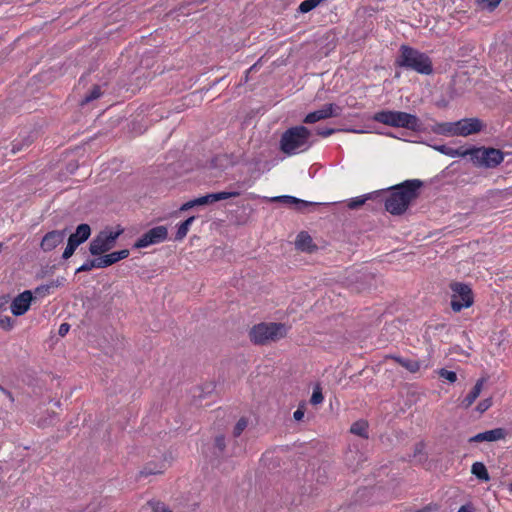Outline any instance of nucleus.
I'll return each mask as SVG.
<instances>
[{"label":"nucleus","mask_w":512,"mask_h":512,"mask_svg":"<svg viewBox=\"0 0 512 512\" xmlns=\"http://www.w3.org/2000/svg\"><path fill=\"white\" fill-rule=\"evenodd\" d=\"M423 182L419 179L405 180L390 189L385 199V209L392 215H402L419 196Z\"/></svg>","instance_id":"f257e3e1"},{"label":"nucleus","mask_w":512,"mask_h":512,"mask_svg":"<svg viewBox=\"0 0 512 512\" xmlns=\"http://www.w3.org/2000/svg\"><path fill=\"white\" fill-rule=\"evenodd\" d=\"M395 64L398 67L410 69L423 75H430L433 72L431 58L408 45H401Z\"/></svg>","instance_id":"f03ea898"},{"label":"nucleus","mask_w":512,"mask_h":512,"mask_svg":"<svg viewBox=\"0 0 512 512\" xmlns=\"http://www.w3.org/2000/svg\"><path fill=\"white\" fill-rule=\"evenodd\" d=\"M288 327L283 323L261 322L251 327L249 339L255 345H268L286 337Z\"/></svg>","instance_id":"7ed1b4c3"},{"label":"nucleus","mask_w":512,"mask_h":512,"mask_svg":"<svg viewBox=\"0 0 512 512\" xmlns=\"http://www.w3.org/2000/svg\"><path fill=\"white\" fill-rule=\"evenodd\" d=\"M311 132L305 126H294L287 129L281 136L280 148L287 155H294L308 150Z\"/></svg>","instance_id":"20e7f679"},{"label":"nucleus","mask_w":512,"mask_h":512,"mask_svg":"<svg viewBox=\"0 0 512 512\" xmlns=\"http://www.w3.org/2000/svg\"><path fill=\"white\" fill-rule=\"evenodd\" d=\"M372 119L390 127L404 128L415 132L420 131L422 125L416 115L404 111L381 110L376 112Z\"/></svg>","instance_id":"39448f33"},{"label":"nucleus","mask_w":512,"mask_h":512,"mask_svg":"<svg viewBox=\"0 0 512 512\" xmlns=\"http://www.w3.org/2000/svg\"><path fill=\"white\" fill-rule=\"evenodd\" d=\"M454 155L460 157H465L469 155L471 156V159L475 164L479 166H484L486 168H495L504 160L503 152L496 148L471 147L465 149L463 147H460L455 151Z\"/></svg>","instance_id":"423d86ee"},{"label":"nucleus","mask_w":512,"mask_h":512,"mask_svg":"<svg viewBox=\"0 0 512 512\" xmlns=\"http://www.w3.org/2000/svg\"><path fill=\"white\" fill-rule=\"evenodd\" d=\"M451 295V308L454 312H460L464 308H469L474 303V295L469 285L461 282H452L449 285Z\"/></svg>","instance_id":"0eeeda50"},{"label":"nucleus","mask_w":512,"mask_h":512,"mask_svg":"<svg viewBox=\"0 0 512 512\" xmlns=\"http://www.w3.org/2000/svg\"><path fill=\"white\" fill-rule=\"evenodd\" d=\"M123 232L122 229L117 231L103 230L101 231L89 245V251L92 255L98 256L113 248L117 238Z\"/></svg>","instance_id":"6e6552de"},{"label":"nucleus","mask_w":512,"mask_h":512,"mask_svg":"<svg viewBox=\"0 0 512 512\" xmlns=\"http://www.w3.org/2000/svg\"><path fill=\"white\" fill-rule=\"evenodd\" d=\"M167 236L168 230L165 226H156L139 237L135 242L134 247L145 248L150 245L158 244L165 241Z\"/></svg>","instance_id":"1a4fd4ad"},{"label":"nucleus","mask_w":512,"mask_h":512,"mask_svg":"<svg viewBox=\"0 0 512 512\" xmlns=\"http://www.w3.org/2000/svg\"><path fill=\"white\" fill-rule=\"evenodd\" d=\"M341 108L335 104H326L321 109L308 113L303 122L306 124H313L320 120L328 119L330 117L339 116Z\"/></svg>","instance_id":"9d476101"},{"label":"nucleus","mask_w":512,"mask_h":512,"mask_svg":"<svg viewBox=\"0 0 512 512\" xmlns=\"http://www.w3.org/2000/svg\"><path fill=\"white\" fill-rule=\"evenodd\" d=\"M33 295L30 290H25L16 296L11 305L10 310L14 316L24 315L30 308Z\"/></svg>","instance_id":"9b49d317"},{"label":"nucleus","mask_w":512,"mask_h":512,"mask_svg":"<svg viewBox=\"0 0 512 512\" xmlns=\"http://www.w3.org/2000/svg\"><path fill=\"white\" fill-rule=\"evenodd\" d=\"M457 136H469L482 130L483 124L477 118H464L456 122Z\"/></svg>","instance_id":"f8f14e48"},{"label":"nucleus","mask_w":512,"mask_h":512,"mask_svg":"<svg viewBox=\"0 0 512 512\" xmlns=\"http://www.w3.org/2000/svg\"><path fill=\"white\" fill-rule=\"evenodd\" d=\"M65 236V230L50 231L43 237L40 247L44 252H50L64 241Z\"/></svg>","instance_id":"ddd939ff"},{"label":"nucleus","mask_w":512,"mask_h":512,"mask_svg":"<svg viewBox=\"0 0 512 512\" xmlns=\"http://www.w3.org/2000/svg\"><path fill=\"white\" fill-rule=\"evenodd\" d=\"M129 256V250L123 249L120 251L112 252L110 254L98 257V263L100 268H106L123 260Z\"/></svg>","instance_id":"4468645a"},{"label":"nucleus","mask_w":512,"mask_h":512,"mask_svg":"<svg viewBox=\"0 0 512 512\" xmlns=\"http://www.w3.org/2000/svg\"><path fill=\"white\" fill-rule=\"evenodd\" d=\"M270 201L271 202H280V203H284L287 205H293L295 207V209L300 210V211L304 210L308 206L314 205V203H312V202L301 200L294 196H289V195L272 197L270 199Z\"/></svg>","instance_id":"2eb2a0df"},{"label":"nucleus","mask_w":512,"mask_h":512,"mask_svg":"<svg viewBox=\"0 0 512 512\" xmlns=\"http://www.w3.org/2000/svg\"><path fill=\"white\" fill-rule=\"evenodd\" d=\"M240 194L241 193L239 191H221V192H217V193H211V194L204 195V196H202V199H203L204 205H209V204H213L217 201L238 197V196H240Z\"/></svg>","instance_id":"dca6fc26"},{"label":"nucleus","mask_w":512,"mask_h":512,"mask_svg":"<svg viewBox=\"0 0 512 512\" xmlns=\"http://www.w3.org/2000/svg\"><path fill=\"white\" fill-rule=\"evenodd\" d=\"M390 359L394 360L400 366L405 368L407 371L411 373H416L421 369V362L415 359L404 358L397 355L389 356Z\"/></svg>","instance_id":"f3484780"},{"label":"nucleus","mask_w":512,"mask_h":512,"mask_svg":"<svg viewBox=\"0 0 512 512\" xmlns=\"http://www.w3.org/2000/svg\"><path fill=\"white\" fill-rule=\"evenodd\" d=\"M295 245L301 251L311 252L316 248L312 237L307 232H300L297 235Z\"/></svg>","instance_id":"a211bd4d"},{"label":"nucleus","mask_w":512,"mask_h":512,"mask_svg":"<svg viewBox=\"0 0 512 512\" xmlns=\"http://www.w3.org/2000/svg\"><path fill=\"white\" fill-rule=\"evenodd\" d=\"M483 384H484V379L477 380V382L474 385V387L472 388V390L468 393V395L461 402V406L464 409L469 408L475 402V400L479 397V395L482 391V388H483Z\"/></svg>","instance_id":"6ab92c4d"},{"label":"nucleus","mask_w":512,"mask_h":512,"mask_svg":"<svg viewBox=\"0 0 512 512\" xmlns=\"http://www.w3.org/2000/svg\"><path fill=\"white\" fill-rule=\"evenodd\" d=\"M91 234V228L88 224H80L75 233L69 236V240L79 241V245L85 242Z\"/></svg>","instance_id":"aec40b11"},{"label":"nucleus","mask_w":512,"mask_h":512,"mask_svg":"<svg viewBox=\"0 0 512 512\" xmlns=\"http://www.w3.org/2000/svg\"><path fill=\"white\" fill-rule=\"evenodd\" d=\"M471 473L481 481H489L490 475L486 466L482 462H475L472 464Z\"/></svg>","instance_id":"412c9836"},{"label":"nucleus","mask_w":512,"mask_h":512,"mask_svg":"<svg viewBox=\"0 0 512 512\" xmlns=\"http://www.w3.org/2000/svg\"><path fill=\"white\" fill-rule=\"evenodd\" d=\"M350 432L363 438H368V423L365 420H359L351 425Z\"/></svg>","instance_id":"4be33fe9"},{"label":"nucleus","mask_w":512,"mask_h":512,"mask_svg":"<svg viewBox=\"0 0 512 512\" xmlns=\"http://www.w3.org/2000/svg\"><path fill=\"white\" fill-rule=\"evenodd\" d=\"M456 122H446L438 125L437 133L447 136H457Z\"/></svg>","instance_id":"5701e85b"},{"label":"nucleus","mask_w":512,"mask_h":512,"mask_svg":"<svg viewBox=\"0 0 512 512\" xmlns=\"http://www.w3.org/2000/svg\"><path fill=\"white\" fill-rule=\"evenodd\" d=\"M486 441L493 442L505 439L507 432L504 428H495L492 430L485 431Z\"/></svg>","instance_id":"b1692460"},{"label":"nucleus","mask_w":512,"mask_h":512,"mask_svg":"<svg viewBox=\"0 0 512 512\" xmlns=\"http://www.w3.org/2000/svg\"><path fill=\"white\" fill-rule=\"evenodd\" d=\"M102 95V90L99 85H94L92 89L87 93L84 98L81 100L80 105L84 106L96 99H98Z\"/></svg>","instance_id":"393cba45"},{"label":"nucleus","mask_w":512,"mask_h":512,"mask_svg":"<svg viewBox=\"0 0 512 512\" xmlns=\"http://www.w3.org/2000/svg\"><path fill=\"white\" fill-rule=\"evenodd\" d=\"M164 470H165V462L164 461L160 462L159 464L154 465V467H152V464L149 463L143 468V470L141 471V474L145 475V476L156 475V474L163 473Z\"/></svg>","instance_id":"a878e982"},{"label":"nucleus","mask_w":512,"mask_h":512,"mask_svg":"<svg viewBox=\"0 0 512 512\" xmlns=\"http://www.w3.org/2000/svg\"><path fill=\"white\" fill-rule=\"evenodd\" d=\"M60 283L58 281H52L49 284L41 285L35 288V294L40 297H45L51 293V290L54 287L59 286Z\"/></svg>","instance_id":"bb28decb"},{"label":"nucleus","mask_w":512,"mask_h":512,"mask_svg":"<svg viewBox=\"0 0 512 512\" xmlns=\"http://www.w3.org/2000/svg\"><path fill=\"white\" fill-rule=\"evenodd\" d=\"M78 246H79V241L68 239V243H67V246L62 254V258L65 260L69 259L74 254V252Z\"/></svg>","instance_id":"cd10ccee"},{"label":"nucleus","mask_w":512,"mask_h":512,"mask_svg":"<svg viewBox=\"0 0 512 512\" xmlns=\"http://www.w3.org/2000/svg\"><path fill=\"white\" fill-rule=\"evenodd\" d=\"M320 3L317 0H304L299 5V11L301 13H308L311 10H313L315 7H317Z\"/></svg>","instance_id":"c85d7f7f"},{"label":"nucleus","mask_w":512,"mask_h":512,"mask_svg":"<svg viewBox=\"0 0 512 512\" xmlns=\"http://www.w3.org/2000/svg\"><path fill=\"white\" fill-rule=\"evenodd\" d=\"M247 426L248 420L245 417L240 418L236 425L234 426L233 436L239 437L242 434V432L247 428Z\"/></svg>","instance_id":"c756f323"},{"label":"nucleus","mask_w":512,"mask_h":512,"mask_svg":"<svg viewBox=\"0 0 512 512\" xmlns=\"http://www.w3.org/2000/svg\"><path fill=\"white\" fill-rule=\"evenodd\" d=\"M369 198L370 196L368 195L352 198L349 200L347 206L349 209H357L360 206L364 205Z\"/></svg>","instance_id":"7c9ffc66"},{"label":"nucleus","mask_w":512,"mask_h":512,"mask_svg":"<svg viewBox=\"0 0 512 512\" xmlns=\"http://www.w3.org/2000/svg\"><path fill=\"white\" fill-rule=\"evenodd\" d=\"M203 199L202 196L195 198L193 200L187 201L184 204L181 205L180 211H188L196 206H203Z\"/></svg>","instance_id":"2f4dec72"},{"label":"nucleus","mask_w":512,"mask_h":512,"mask_svg":"<svg viewBox=\"0 0 512 512\" xmlns=\"http://www.w3.org/2000/svg\"><path fill=\"white\" fill-rule=\"evenodd\" d=\"M93 268H100L97 258L87 260L77 269V272H87L92 270Z\"/></svg>","instance_id":"473e14b6"},{"label":"nucleus","mask_w":512,"mask_h":512,"mask_svg":"<svg viewBox=\"0 0 512 512\" xmlns=\"http://www.w3.org/2000/svg\"><path fill=\"white\" fill-rule=\"evenodd\" d=\"M323 400H324V396L322 394V390L319 386H316L313 390L310 402L313 405H318V404L322 403Z\"/></svg>","instance_id":"72a5a7b5"},{"label":"nucleus","mask_w":512,"mask_h":512,"mask_svg":"<svg viewBox=\"0 0 512 512\" xmlns=\"http://www.w3.org/2000/svg\"><path fill=\"white\" fill-rule=\"evenodd\" d=\"M439 376L451 383H454L457 380V374L454 371H450L447 369H440L438 372Z\"/></svg>","instance_id":"f704fd0d"},{"label":"nucleus","mask_w":512,"mask_h":512,"mask_svg":"<svg viewBox=\"0 0 512 512\" xmlns=\"http://www.w3.org/2000/svg\"><path fill=\"white\" fill-rule=\"evenodd\" d=\"M14 326V321L11 317L9 316H3V317H0V327L6 331H9L13 328Z\"/></svg>","instance_id":"c9c22d12"},{"label":"nucleus","mask_w":512,"mask_h":512,"mask_svg":"<svg viewBox=\"0 0 512 512\" xmlns=\"http://www.w3.org/2000/svg\"><path fill=\"white\" fill-rule=\"evenodd\" d=\"M492 406V399L491 398H486V399H483L481 400L477 406H476V410L479 412V413H484L485 411H487L490 407Z\"/></svg>","instance_id":"e433bc0d"},{"label":"nucleus","mask_w":512,"mask_h":512,"mask_svg":"<svg viewBox=\"0 0 512 512\" xmlns=\"http://www.w3.org/2000/svg\"><path fill=\"white\" fill-rule=\"evenodd\" d=\"M188 232H189V230L186 228V226H184V225H182V223H180L177 226L175 240H177V241L183 240L186 237V235L188 234Z\"/></svg>","instance_id":"4c0bfd02"},{"label":"nucleus","mask_w":512,"mask_h":512,"mask_svg":"<svg viewBox=\"0 0 512 512\" xmlns=\"http://www.w3.org/2000/svg\"><path fill=\"white\" fill-rule=\"evenodd\" d=\"M305 410H306L305 403H300L297 410L294 411V413H293V418L296 421H301L304 418Z\"/></svg>","instance_id":"58836bf2"},{"label":"nucleus","mask_w":512,"mask_h":512,"mask_svg":"<svg viewBox=\"0 0 512 512\" xmlns=\"http://www.w3.org/2000/svg\"><path fill=\"white\" fill-rule=\"evenodd\" d=\"M335 129L333 128H318L317 129V134L319 136H322V137H328L330 135H332L333 133H335Z\"/></svg>","instance_id":"ea45409f"},{"label":"nucleus","mask_w":512,"mask_h":512,"mask_svg":"<svg viewBox=\"0 0 512 512\" xmlns=\"http://www.w3.org/2000/svg\"><path fill=\"white\" fill-rule=\"evenodd\" d=\"M215 446L220 450L223 451L225 449V437L223 435H219L215 438Z\"/></svg>","instance_id":"a19ab883"},{"label":"nucleus","mask_w":512,"mask_h":512,"mask_svg":"<svg viewBox=\"0 0 512 512\" xmlns=\"http://www.w3.org/2000/svg\"><path fill=\"white\" fill-rule=\"evenodd\" d=\"M484 441H486V433L485 432L478 433V434H476L475 436H473V437H471L469 439L470 443H473V442H484Z\"/></svg>","instance_id":"79ce46f5"},{"label":"nucleus","mask_w":512,"mask_h":512,"mask_svg":"<svg viewBox=\"0 0 512 512\" xmlns=\"http://www.w3.org/2000/svg\"><path fill=\"white\" fill-rule=\"evenodd\" d=\"M502 0H478L479 3H485L490 9H494Z\"/></svg>","instance_id":"37998d69"},{"label":"nucleus","mask_w":512,"mask_h":512,"mask_svg":"<svg viewBox=\"0 0 512 512\" xmlns=\"http://www.w3.org/2000/svg\"><path fill=\"white\" fill-rule=\"evenodd\" d=\"M70 330V325L68 323H62L59 327L58 334L60 336H65Z\"/></svg>","instance_id":"c03bdc74"},{"label":"nucleus","mask_w":512,"mask_h":512,"mask_svg":"<svg viewBox=\"0 0 512 512\" xmlns=\"http://www.w3.org/2000/svg\"><path fill=\"white\" fill-rule=\"evenodd\" d=\"M153 511H154V512H172L171 510H169L168 508H166L164 504H161V503H157V504L154 506Z\"/></svg>","instance_id":"a18cd8bd"},{"label":"nucleus","mask_w":512,"mask_h":512,"mask_svg":"<svg viewBox=\"0 0 512 512\" xmlns=\"http://www.w3.org/2000/svg\"><path fill=\"white\" fill-rule=\"evenodd\" d=\"M424 443L423 442H419L415 445V450H414V456H416L417 454H420L423 452L424 450Z\"/></svg>","instance_id":"49530a36"},{"label":"nucleus","mask_w":512,"mask_h":512,"mask_svg":"<svg viewBox=\"0 0 512 512\" xmlns=\"http://www.w3.org/2000/svg\"><path fill=\"white\" fill-rule=\"evenodd\" d=\"M194 220H195V216H191L181 223H182V225L186 226V228L189 230L190 226L192 225Z\"/></svg>","instance_id":"de8ad7c7"},{"label":"nucleus","mask_w":512,"mask_h":512,"mask_svg":"<svg viewBox=\"0 0 512 512\" xmlns=\"http://www.w3.org/2000/svg\"><path fill=\"white\" fill-rule=\"evenodd\" d=\"M457 512H467V510L464 506H462Z\"/></svg>","instance_id":"09e8293b"},{"label":"nucleus","mask_w":512,"mask_h":512,"mask_svg":"<svg viewBox=\"0 0 512 512\" xmlns=\"http://www.w3.org/2000/svg\"><path fill=\"white\" fill-rule=\"evenodd\" d=\"M510 491H512V483L510 484Z\"/></svg>","instance_id":"8fccbe9b"},{"label":"nucleus","mask_w":512,"mask_h":512,"mask_svg":"<svg viewBox=\"0 0 512 512\" xmlns=\"http://www.w3.org/2000/svg\"><path fill=\"white\" fill-rule=\"evenodd\" d=\"M418 512H425V510H424V509H422V510H419Z\"/></svg>","instance_id":"3c124183"}]
</instances>
